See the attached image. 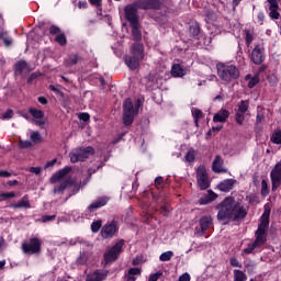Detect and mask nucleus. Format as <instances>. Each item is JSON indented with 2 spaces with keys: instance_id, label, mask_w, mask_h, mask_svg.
<instances>
[{
  "instance_id": "nucleus-31",
  "label": "nucleus",
  "mask_w": 281,
  "mask_h": 281,
  "mask_svg": "<svg viewBox=\"0 0 281 281\" xmlns=\"http://www.w3.org/2000/svg\"><path fill=\"white\" fill-rule=\"evenodd\" d=\"M142 270L139 268H131L126 276V281H135V276H140Z\"/></svg>"
},
{
  "instance_id": "nucleus-8",
  "label": "nucleus",
  "mask_w": 281,
  "mask_h": 281,
  "mask_svg": "<svg viewBox=\"0 0 281 281\" xmlns=\"http://www.w3.org/2000/svg\"><path fill=\"white\" fill-rule=\"evenodd\" d=\"M123 247H124V239H121L112 248H110L104 254L105 265H111V262H115V260L120 258V254H122Z\"/></svg>"
},
{
  "instance_id": "nucleus-39",
  "label": "nucleus",
  "mask_w": 281,
  "mask_h": 281,
  "mask_svg": "<svg viewBox=\"0 0 281 281\" xmlns=\"http://www.w3.org/2000/svg\"><path fill=\"white\" fill-rule=\"evenodd\" d=\"M0 38L3 40L5 47H10V45H12V37L8 36V33L0 32Z\"/></svg>"
},
{
  "instance_id": "nucleus-23",
  "label": "nucleus",
  "mask_w": 281,
  "mask_h": 281,
  "mask_svg": "<svg viewBox=\"0 0 281 281\" xmlns=\"http://www.w3.org/2000/svg\"><path fill=\"white\" fill-rule=\"evenodd\" d=\"M214 225L212 216H203L200 218V229L202 233L207 232Z\"/></svg>"
},
{
  "instance_id": "nucleus-33",
  "label": "nucleus",
  "mask_w": 281,
  "mask_h": 281,
  "mask_svg": "<svg viewBox=\"0 0 281 281\" xmlns=\"http://www.w3.org/2000/svg\"><path fill=\"white\" fill-rule=\"evenodd\" d=\"M234 281H247V274L243 270H234Z\"/></svg>"
},
{
  "instance_id": "nucleus-14",
  "label": "nucleus",
  "mask_w": 281,
  "mask_h": 281,
  "mask_svg": "<svg viewBox=\"0 0 281 281\" xmlns=\"http://www.w3.org/2000/svg\"><path fill=\"white\" fill-rule=\"evenodd\" d=\"M117 223L111 222L110 224H105L101 229L102 238H113L115 234H117Z\"/></svg>"
},
{
  "instance_id": "nucleus-20",
  "label": "nucleus",
  "mask_w": 281,
  "mask_h": 281,
  "mask_svg": "<svg viewBox=\"0 0 281 281\" xmlns=\"http://www.w3.org/2000/svg\"><path fill=\"white\" fill-rule=\"evenodd\" d=\"M228 117H229V111L225 109H221L217 113L214 114L213 122L223 124L227 122Z\"/></svg>"
},
{
  "instance_id": "nucleus-21",
  "label": "nucleus",
  "mask_w": 281,
  "mask_h": 281,
  "mask_svg": "<svg viewBox=\"0 0 281 281\" xmlns=\"http://www.w3.org/2000/svg\"><path fill=\"white\" fill-rule=\"evenodd\" d=\"M234 186H236V180L234 179H226L222 181L217 188L221 190V192H231V190H234Z\"/></svg>"
},
{
  "instance_id": "nucleus-12",
  "label": "nucleus",
  "mask_w": 281,
  "mask_h": 281,
  "mask_svg": "<svg viewBox=\"0 0 281 281\" xmlns=\"http://www.w3.org/2000/svg\"><path fill=\"white\" fill-rule=\"evenodd\" d=\"M137 9L138 7L135 5V3L125 7V19H127L131 25L139 23L137 18Z\"/></svg>"
},
{
  "instance_id": "nucleus-43",
  "label": "nucleus",
  "mask_w": 281,
  "mask_h": 281,
  "mask_svg": "<svg viewBox=\"0 0 281 281\" xmlns=\"http://www.w3.org/2000/svg\"><path fill=\"white\" fill-rule=\"evenodd\" d=\"M102 227V220L94 221L91 224V229L93 234H98L100 232V228Z\"/></svg>"
},
{
  "instance_id": "nucleus-44",
  "label": "nucleus",
  "mask_w": 281,
  "mask_h": 281,
  "mask_svg": "<svg viewBox=\"0 0 281 281\" xmlns=\"http://www.w3.org/2000/svg\"><path fill=\"white\" fill-rule=\"evenodd\" d=\"M55 41L59 45H67V37L63 33L57 34L56 37H55Z\"/></svg>"
},
{
  "instance_id": "nucleus-48",
  "label": "nucleus",
  "mask_w": 281,
  "mask_h": 281,
  "mask_svg": "<svg viewBox=\"0 0 281 281\" xmlns=\"http://www.w3.org/2000/svg\"><path fill=\"white\" fill-rule=\"evenodd\" d=\"M19 146L20 148H32L34 144L32 143V140H20Z\"/></svg>"
},
{
  "instance_id": "nucleus-61",
  "label": "nucleus",
  "mask_w": 281,
  "mask_h": 281,
  "mask_svg": "<svg viewBox=\"0 0 281 281\" xmlns=\"http://www.w3.org/2000/svg\"><path fill=\"white\" fill-rule=\"evenodd\" d=\"M0 177L10 178L12 177V173L5 170H0Z\"/></svg>"
},
{
  "instance_id": "nucleus-30",
  "label": "nucleus",
  "mask_w": 281,
  "mask_h": 281,
  "mask_svg": "<svg viewBox=\"0 0 281 281\" xmlns=\"http://www.w3.org/2000/svg\"><path fill=\"white\" fill-rule=\"evenodd\" d=\"M29 113L34 117V120H43V117H45V112L36 108H30Z\"/></svg>"
},
{
  "instance_id": "nucleus-59",
  "label": "nucleus",
  "mask_w": 281,
  "mask_h": 281,
  "mask_svg": "<svg viewBox=\"0 0 281 281\" xmlns=\"http://www.w3.org/2000/svg\"><path fill=\"white\" fill-rule=\"evenodd\" d=\"M29 171L33 172L34 175H41V167H31Z\"/></svg>"
},
{
  "instance_id": "nucleus-13",
  "label": "nucleus",
  "mask_w": 281,
  "mask_h": 281,
  "mask_svg": "<svg viewBox=\"0 0 281 281\" xmlns=\"http://www.w3.org/2000/svg\"><path fill=\"white\" fill-rule=\"evenodd\" d=\"M251 60L255 65H262L265 61V47L256 45L251 53Z\"/></svg>"
},
{
  "instance_id": "nucleus-49",
  "label": "nucleus",
  "mask_w": 281,
  "mask_h": 281,
  "mask_svg": "<svg viewBox=\"0 0 281 281\" xmlns=\"http://www.w3.org/2000/svg\"><path fill=\"white\" fill-rule=\"evenodd\" d=\"M14 116V111L12 110H7L5 113L2 115V120H12Z\"/></svg>"
},
{
  "instance_id": "nucleus-41",
  "label": "nucleus",
  "mask_w": 281,
  "mask_h": 281,
  "mask_svg": "<svg viewBox=\"0 0 281 281\" xmlns=\"http://www.w3.org/2000/svg\"><path fill=\"white\" fill-rule=\"evenodd\" d=\"M235 121L239 124V126H243L245 122V113L237 110L235 114Z\"/></svg>"
},
{
  "instance_id": "nucleus-2",
  "label": "nucleus",
  "mask_w": 281,
  "mask_h": 281,
  "mask_svg": "<svg viewBox=\"0 0 281 281\" xmlns=\"http://www.w3.org/2000/svg\"><path fill=\"white\" fill-rule=\"evenodd\" d=\"M142 60H144V44L137 42L132 45L131 55L125 57V65L128 69H137Z\"/></svg>"
},
{
  "instance_id": "nucleus-35",
  "label": "nucleus",
  "mask_w": 281,
  "mask_h": 281,
  "mask_svg": "<svg viewBox=\"0 0 281 281\" xmlns=\"http://www.w3.org/2000/svg\"><path fill=\"white\" fill-rule=\"evenodd\" d=\"M172 256H175V252H172V250H168L159 256V260L160 262H168L172 260Z\"/></svg>"
},
{
  "instance_id": "nucleus-55",
  "label": "nucleus",
  "mask_w": 281,
  "mask_h": 281,
  "mask_svg": "<svg viewBox=\"0 0 281 281\" xmlns=\"http://www.w3.org/2000/svg\"><path fill=\"white\" fill-rule=\"evenodd\" d=\"M0 196H2L3 199H14L16 194L14 192H9V193H1Z\"/></svg>"
},
{
  "instance_id": "nucleus-57",
  "label": "nucleus",
  "mask_w": 281,
  "mask_h": 281,
  "mask_svg": "<svg viewBox=\"0 0 281 281\" xmlns=\"http://www.w3.org/2000/svg\"><path fill=\"white\" fill-rule=\"evenodd\" d=\"M79 120H82V122H89L90 120L89 113L79 114Z\"/></svg>"
},
{
  "instance_id": "nucleus-50",
  "label": "nucleus",
  "mask_w": 281,
  "mask_h": 281,
  "mask_svg": "<svg viewBox=\"0 0 281 281\" xmlns=\"http://www.w3.org/2000/svg\"><path fill=\"white\" fill-rule=\"evenodd\" d=\"M94 169H88V177L81 182L82 186H87L89 183V179H91V175H94Z\"/></svg>"
},
{
  "instance_id": "nucleus-24",
  "label": "nucleus",
  "mask_w": 281,
  "mask_h": 281,
  "mask_svg": "<svg viewBox=\"0 0 281 281\" xmlns=\"http://www.w3.org/2000/svg\"><path fill=\"white\" fill-rule=\"evenodd\" d=\"M93 246L89 243H83L82 244V251L80 254L83 262L89 259V257L93 254Z\"/></svg>"
},
{
  "instance_id": "nucleus-9",
  "label": "nucleus",
  "mask_w": 281,
  "mask_h": 281,
  "mask_svg": "<svg viewBox=\"0 0 281 281\" xmlns=\"http://www.w3.org/2000/svg\"><path fill=\"white\" fill-rule=\"evenodd\" d=\"M23 254L34 255L41 252V239L33 237L29 243L22 244Z\"/></svg>"
},
{
  "instance_id": "nucleus-16",
  "label": "nucleus",
  "mask_w": 281,
  "mask_h": 281,
  "mask_svg": "<svg viewBox=\"0 0 281 281\" xmlns=\"http://www.w3.org/2000/svg\"><path fill=\"white\" fill-rule=\"evenodd\" d=\"M269 3V16L271 19L278 20L280 19V0H267Z\"/></svg>"
},
{
  "instance_id": "nucleus-15",
  "label": "nucleus",
  "mask_w": 281,
  "mask_h": 281,
  "mask_svg": "<svg viewBox=\"0 0 281 281\" xmlns=\"http://www.w3.org/2000/svg\"><path fill=\"white\" fill-rule=\"evenodd\" d=\"M140 10H154L159 8V0H137L134 2Z\"/></svg>"
},
{
  "instance_id": "nucleus-56",
  "label": "nucleus",
  "mask_w": 281,
  "mask_h": 281,
  "mask_svg": "<svg viewBox=\"0 0 281 281\" xmlns=\"http://www.w3.org/2000/svg\"><path fill=\"white\" fill-rule=\"evenodd\" d=\"M50 34H60V29L56 25H52L49 29Z\"/></svg>"
},
{
  "instance_id": "nucleus-47",
  "label": "nucleus",
  "mask_w": 281,
  "mask_h": 281,
  "mask_svg": "<svg viewBox=\"0 0 281 281\" xmlns=\"http://www.w3.org/2000/svg\"><path fill=\"white\" fill-rule=\"evenodd\" d=\"M271 142L273 144H281V132H276L271 136Z\"/></svg>"
},
{
  "instance_id": "nucleus-34",
  "label": "nucleus",
  "mask_w": 281,
  "mask_h": 281,
  "mask_svg": "<svg viewBox=\"0 0 281 281\" xmlns=\"http://www.w3.org/2000/svg\"><path fill=\"white\" fill-rule=\"evenodd\" d=\"M237 111H239V113H247V111H249V101L248 100H241L238 103Z\"/></svg>"
},
{
  "instance_id": "nucleus-53",
  "label": "nucleus",
  "mask_w": 281,
  "mask_h": 281,
  "mask_svg": "<svg viewBox=\"0 0 281 281\" xmlns=\"http://www.w3.org/2000/svg\"><path fill=\"white\" fill-rule=\"evenodd\" d=\"M77 8H79V10H87V8H88V3H87V1H79L78 3H77Z\"/></svg>"
},
{
  "instance_id": "nucleus-54",
  "label": "nucleus",
  "mask_w": 281,
  "mask_h": 281,
  "mask_svg": "<svg viewBox=\"0 0 281 281\" xmlns=\"http://www.w3.org/2000/svg\"><path fill=\"white\" fill-rule=\"evenodd\" d=\"M54 218H56V215H44L42 217V222L43 223H48V221H54Z\"/></svg>"
},
{
  "instance_id": "nucleus-36",
  "label": "nucleus",
  "mask_w": 281,
  "mask_h": 281,
  "mask_svg": "<svg viewBox=\"0 0 281 281\" xmlns=\"http://www.w3.org/2000/svg\"><path fill=\"white\" fill-rule=\"evenodd\" d=\"M258 249H260V246L254 241L244 249V254H254V251H258Z\"/></svg>"
},
{
  "instance_id": "nucleus-27",
  "label": "nucleus",
  "mask_w": 281,
  "mask_h": 281,
  "mask_svg": "<svg viewBox=\"0 0 281 281\" xmlns=\"http://www.w3.org/2000/svg\"><path fill=\"white\" fill-rule=\"evenodd\" d=\"M12 207L15 210H29L30 207V198L27 195H24L18 203L12 204Z\"/></svg>"
},
{
  "instance_id": "nucleus-58",
  "label": "nucleus",
  "mask_w": 281,
  "mask_h": 281,
  "mask_svg": "<svg viewBox=\"0 0 281 281\" xmlns=\"http://www.w3.org/2000/svg\"><path fill=\"white\" fill-rule=\"evenodd\" d=\"M179 281H190V274L188 272L179 277Z\"/></svg>"
},
{
  "instance_id": "nucleus-6",
  "label": "nucleus",
  "mask_w": 281,
  "mask_h": 281,
  "mask_svg": "<svg viewBox=\"0 0 281 281\" xmlns=\"http://www.w3.org/2000/svg\"><path fill=\"white\" fill-rule=\"evenodd\" d=\"M91 155H95L93 147H77L70 151L69 158L71 164H78V161H86Z\"/></svg>"
},
{
  "instance_id": "nucleus-7",
  "label": "nucleus",
  "mask_w": 281,
  "mask_h": 281,
  "mask_svg": "<svg viewBox=\"0 0 281 281\" xmlns=\"http://www.w3.org/2000/svg\"><path fill=\"white\" fill-rule=\"evenodd\" d=\"M80 186H82V182H78L72 179H66L60 184L55 186L54 194H63L65 190H69V192H72V194H78L80 191Z\"/></svg>"
},
{
  "instance_id": "nucleus-11",
  "label": "nucleus",
  "mask_w": 281,
  "mask_h": 281,
  "mask_svg": "<svg viewBox=\"0 0 281 281\" xmlns=\"http://www.w3.org/2000/svg\"><path fill=\"white\" fill-rule=\"evenodd\" d=\"M270 179L272 183V191L281 188V160L274 165L270 172Z\"/></svg>"
},
{
  "instance_id": "nucleus-5",
  "label": "nucleus",
  "mask_w": 281,
  "mask_h": 281,
  "mask_svg": "<svg viewBox=\"0 0 281 281\" xmlns=\"http://www.w3.org/2000/svg\"><path fill=\"white\" fill-rule=\"evenodd\" d=\"M217 76H220L221 80L224 82H232V80H238L240 78V71L234 65H217Z\"/></svg>"
},
{
  "instance_id": "nucleus-60",
  "label": "nucleus",
  "mask_w": 281,
  "mask_h": 281,
  "mask_svg": "<svg viewBox=\"0 0 281 281\" xmlns=\"http://www.w3.org/2000/svg\"><path fill=\"white\" fill-rule=\"evenodd\" d=\"M91 5H95L97 8H100L102 5V0H89Z\"/></svg>"
},
{
  "instance_id": "nucleus-19",
  "label": "nucleus",
  "mask_w": 281,
  "mask_h": 281,
  "mask_svg": "<svg viewBox=\"0 0 281 281\" xmlns=\"http://www.w3.org/2000/svg\"><path fill=\"white\" fill-rule=\"evenodd\" d=\"M106 203H109V198L106 196L99 198L88 206V210L89 212H95V210H100V207H104Z\"/></svg>"
},
{
  "instance_id": "nucleus-63",
  "label": "nucleus",
  "mask_w": 281,
  "mask_h": 281,
  "mask_svg": "<svg viewBox=\"0 0 281 281\" xmlns=\"http://www.w3.org/2000/svg\"><path fill=\"white\" fill-rule=\"evenodd\" d=\"M40 104H47V99L45 97H38Z\"/></svg>"
},
{
  "instance_id": "nucleus-3",
  "label": "nucleus",
  "mask_w": 281,
  "mask_h": 281,
  "mask_svg": "<svg viewBox=\"0 0 281 281\" xmlns=\"http://www.w3.org/2000/svg\"><path fill=\"white\" fill-rule=\"evenodd\" d=\"M271 214V210L266 209L263 214L261 215L260 224L256 232V240L255 243L262 247L265 243H267V231L269 229V216Z\"/></svg>"
},
{
  "instance_id": "nucleus-28",
  "label": "nucleus",
  "mask_w": 281,
  "mask_h": 281,
  "mask_svg": "<svg viewBox=\"0 0 281 281\" xmlns=\"http://www.w3.org/2000/svg\"><path fill=\"white\" fill-rule=\"evenodd\" d=\"M212 168L214 172H226V170L223 169V158L221 156H215Z\"/></svg>"
},
{
  "instance_id": "nucleus-62",
  "label": "nucleus",
  "mask_w": 281,
  "mask_h": 281,
  "mask_svg": "<svg viewBox=\"0 0 281 281\" xmlns=\"http://www.w3.org/2000/svg\"><path fill=\"white\" fill-rule=\"evenodd\" d=\"M231 265H232V267H240V263L238 262V259H236V258L231 259Z\"/></svg>"
},
{
  "instance_id": "nucleus-4",
  "label": "nucleus",
  "mask_w": 281,
  "mask_h": 281,
  "mask_svg": "<svg viewBox=\"0 0 281 281\" xmlns=\"http://www.w3.org/2000/svg\"><path fill=\"white\" fill-rule=\"evenodd\" d=\"M139 106H142V102L138 100L135 106H133V101L131 99H126L123 103V124L125 126H131L135 120V115L139 113Z\"/></svg>"
},
{
  "instance_id": "nucleus-51",
  "label": "nucleus",
  "mask_w": 281,
  "mask_h": 281,
  "mask_svg": "<svg viewBox=\"0 0 281 281\" xmlns=\"http://www.w3.org/2000/svg\"><path fill=\"white\" fill-rule=\"evenodd\" d=\"M251 43H254V35L251 33H249V31L246 32V44L247 47H249V45H251Z\"/></svg>"
},
{
  "instance_id": "nucleus-42",
  "label": "nucleus",
  "mask_w": 281,
  "mask_h": 281,
  "mask_svg": "<svg viewBox=\"0 0 281 281\" xmlns=\"http://www.w3.org/2000/svg\"><path fill=\"white\" fill-rule=\"evenodd\" d=\"M30 138L32 144H38V142L43 139V137L41 136V133L38 132H32Z\"/></svg>"
},
{
  "instance_id": "nucleus-37",
  "label": "nucleus",
  "mask_w": 281,
  "mask_h": 281,
  "mask_svg": "<svg viewBox=\"0 0 281 281\" xmlns=\"http://www.w3.org/2000/svg\"><path fill=\"white\" fill-rule=\"evenodd\" d=\"M189 33L191 36H199V34H201V29L196 23H193L189 27Z\"/></svg>"
},
{
  "instance_id": "nucleus-18",
  "label": "nucleus",
  "mask_w": 281,
  "mask_h": 281,
  "mask_svg": "<svg viewBox=\"0 0 281 281\" xmlns=\"http://www.w3.org/2000/svg\"><path fill=\"white\" fill-rule=\"evenodd\" d=\"M71 171V167H65L64 169H60L50 178V183H58L60 179H65Z\"/></svg>"
},
{
  "instance_id": "nucleus-10",
  "label": "nucleus",
  "mask_w": 281,
  "mask_h": 281,
  "mask_svg": "<svg viewBox=\"0 0 281 281\" xmlns=\"http://www.w3.org/2000/svg\"><path fill=\"white\" fill-rule=\"evenodd\" d=\"M196 180L201 190H207V188H210V179L207 178V170L204 166L198 167Z\"/></svg>"
},
{
  "instance_id": "nucleus-17",
  "label": "nucleus",
  "mask_w": 281,
  "mask_h": 281,
  "mask_svg": "<svg viewBox=\"0 0 281 281\" xmlns=\"http://www.w3.org/2000/svg\"><path fill=\"white\" fill-rule=\"evenodd\" d=\"M109 277V270H95L87 276V281H104Z\"/></svg>"
},
{
  "instance_id": "nucleus-52",
  "label": "nucleus",
  "mask_w": 281,
  "mask_h": 281,
  "mask_svg": "<svg viewBox=\"0 0 281 281\" xmlns=\"http://www.w3.org/2000/svg\"><path fill=\"white\" fill-rule=\"evenodd\" d=\"M155 184H156V188H164V178L157 177L155 179Z\"/></svg>"
},
{
  "instance_id": "nucleus-25",
  "label": "nucleus",
  "mask_w": 281,
  "mask_h": 281,
  "mask_svg": "<svg viewBox=\"0 0 281 281\" xmlns=\"http://www.w3.org/2000/svg\"><path fill=\"white\" fill-rule=\"evenodd\" d=\"M186 74H188V70L179 64H175L171 68V76H173V78H183Z\"/></svg>"
},
{
  "instance_id": "nucleus-22",
  "label": "nucleus",
  "mask_w": 281,
  "mask_h": 281,
  "mask_svg": "<svg viewBox=\"0 0 281 281\" xmlns=\"http://www.w3.org/2000/svg\"><path fill=\"white\" fill-rule=\"evenodd\" d=\"M15 76H21L23 74H29L30 71H32V69H30V66H27V63L24 60L18 61L15 64Z\"/></svg>"
},
{
  "instance_id": "nucleus-46",
  "label": "nucleus",
  "mask_w": 281,
  "mask_h": 281,
  "mask_svg": "<svg viewBox=\"0 0 281 281\" xmlns=\"http://www.w3.org/2000/svg\"><path fill=\"white\" fill-rule=\"evenodd\" d=\"M261 194L262 196H267V194H269V184L267 183V180L261 181Z\"/></svg>"
},
{
  "instance_id": "nucleus-1",
  "label": "nucleus",
  "mask_w": 281,
  "mask_h": 281,
  "mask_svg": "<svg viewBox=\"0 0 281 281\" xmlns=\"http://www.w3.org/2000/svg\"><path fill=\"white\" fill-rule=\"evenodd\" d=\"M217 220L227 225V223H234V221H243L247 217V209L240 201L228 196L225 198L220 204L216 205Z\"/></svg>"
},
{
  "instance_id": "nucleus-29",
  "label": "nucleus",
  "mask_w": 281,
  "mask_h": 281,
  "mask_svg": "<svg viewBox=\"0 0 281 281\" xmlns=\"http://www.w3.org/2000/svg\"><path fill=\"white\" fill-rule=\"evenodd\" d=\"M131 27H132L133 41H136V43H139V41H142V31L139 30V23L131 24Z\"/></svg>"
},
{
  "instance_id": "nucleus-32",
  "label": "nucleus",
  "mask_w": 281,
  "mask_h": 281,
  "mask_svg": "<svg viewBox=\"0 0 281 281\" xmlns=\"http://www.w3.org/2000/svg\"><path fill=\"white\" fill-rule=\"evenodd\" d=\"M79 57L76 54L69 55L68 58L65 59L66 67H74V65H78Z\"/></svg>"
},
{
  "instance_id": "nucleus-26",
  "label": "nucleus",
  "mask_w": 281,
  "mask_h": 281,
  "mask_svg": "<svg viewBox=\"0 0 281 281\" xmlns=\"http://www.w3.org/2000/svg\"><path fill=\"white\" fill-rule=\"evenodd\" d=\"M216 193H214V191H207V194L206 195H203L201 199H200V205H207L210 203H212V201H215L216 200Z\"/></svg>"
},
{
  "instance_id": "nucleus-38",
  "label": "nucleus",
  "mask_w": 281,
  "mask_h": 281,
  "mask_svg": "<svg viewBox=\"0 0 281 281\" xmlns=\"http://www.w3.org/2000/svg\"><path fill=\"white\" fill-rule=\"evenodd\" d=\"M195 157H196V151L194 149H190L184 156V161H187L188 164H192Z\"/></svg>"
},
{
  "instance_id": "nucleus-45",
  "label": "nucleus",
  "mask_w": 281,
  "mask_h": 281,
  "mask_svg": "<svg viewBox=\"0 0 281 281\" xmlns=\"http://www.w3.org/2000/svg\"><path fill=\"white\" fill-rule=\"evenodd\" d=\"M258 82H260V76L255 75L248 82V87L249 89H254V87H256V85H258Z\"/></svg>"
},
{
  "instance_id": "nucleus-40",
  "label": "nucleus",
  "mask_w": 281,
  "mask_h": 281,
  "mask_svg": "<svg viewBox=\"0 0 281 281\" xmlns=\"http://www.w3.org/2000/svg\"><path fill=\"white\" fill-rule=\"evenodd\" d=\"M191 113L194 117L195 124L199 122V120H201V117H203V112L201 110L196 109V108H193L191 110Z\"/></svg>"
},
{
  "instance_id": "nucleus-64",
  "label": "nucleus",
  "mask_w": 281,
  "mask_h": 281,
  "mask_svg": "<svg viewBox=\"0 0 281 281\" xmlns=\"http://www.w3.org/2000/svg\"><path fill=\"white\" fill-rule=\"evenodd\" d=\"M262 120H265V115L258 113V114H257V124H260V122H262Z\"/></svg>"
}]
</instances>
